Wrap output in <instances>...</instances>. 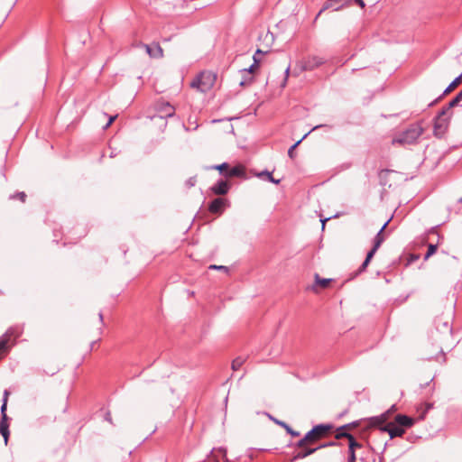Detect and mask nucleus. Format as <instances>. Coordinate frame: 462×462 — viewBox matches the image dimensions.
Segmentation results:
<instances>
[{
	"label": "nucleus",
	"instance_id": "obj_1",
	"mask_svg": "<svg viewBox=\"0 0 462 462\" xmlns=\"http://www.w3.org/2000/svg\"><path fill=\"white\" fill-rule=\"evenodd\" d=\"M423 134V128L416 124L411 125L408 129L396 135L393 140V144H412L417 142L419 137Z\"/></svg>",
	"mask_w": 462,
	"mask_h": 462
},
{
	"label": "nucleus",
	"instance_id": "obj_2",
	"mask_svg": "<svg viewBox=\"0 0 462 462\" xmlns=\"http://www.w3.org/2000/svg\"><path fill=\"white\" fill-rule=\"evenodd\" d=\"M216 82V75L210 71H203L190 83V87L206 93Z\"/></svg>",
	"mask_w": 462,
	"mask_h": 462
},
{
	"label": "nucleus",
	"instance_id": "obj_3",
	"mask_svg": "<svg viewBox=\"0 0 462 462\" xmlns=\"http://www.w3.org/2000/svg\"><path fill=\"white\" fill-rule=\"evenodd\" d=\"M331 429L329 424H319L314 426L310 431L306 433L307 439H310L311 442H314L323 436Z\"/></svg>",
	"mask_w": 462,
	"mask_h": 462
},
{
	"label": "nucleus",
	"instance_id": "obj_4",
	"mask_svg": "<svg viewBox=\"0 0 462 462\" xmlns=\"http://www.w3.org/2000/svg\"><path fill=\"white\" fill-rule=\"evenodd\" d=\"M436 330L442 335L444 339L451 337L452 327L448 319L443 320L442 318H438L435 320Z\"/></svg>",
	"mask_w": 462,
	"mask_h": 462
},
{
	"label": "nucleus",
	"instance_id": "obj_5",
	"mask_svg": "<svg viewBox=\"0 0 462 462\" xmlns=\"http://www.w3.org/2000/svg\"><path fill=\"white\" fill-rule=\"evenodd\" d=\"M348 0H328L325 2L323 7L318 14V16L327 9H333L334 11H338L342 7H344L347 4Z\"/></svg>",
	"mask_w": 462,
	"mask_h": 462
},
{
	"label": "nucleus",
	"instance_id": "obj_6",
	"mask_svg": "<svg viewBox=\"0 0 462 462\" xmlns=\"http://www.w3.org/2000/svg\"><path fill=\"white\" fill-rule=\"evenodd\" d=\"M157 110L160 118L172 117L175 113L174 107L168 102L158 105Z\"/></svg>",
	"mask_w": 462,
	"mask_h": 462
},
{
	"label": "nucleus",
	"instance_id": "obj_7",
	"mask_svg": "<svg viewBox=\"0 0 462 462\" xmlns=\"http://www.w3.org/2000/svg\"><path fill=\"white\" fill-rule=\"evenodd\" d=\"M323 63H324L323 59H321L319 57H317V56L309 57L303 61L302 69L304 70H312Z\"/></svg>",
	"mask_w": 462,
	"mask_h": 462
},
{
	"label": "nucleus",
	"instance_id": "obj_8",
	"mask_svg": "<svg viewBox=\"0 0 462 462\" xmlns=\"http://www.w3.org/2000/svg\"><path fill=\"white\" fill-rule=\"evenodd\" d=\"M330 445H333V443L321 445V446H319L318 448H305L302 450L297 452L293 456L292 461L299 460V459H303V458L312 455L313 453H315L318 449H319V448H321L323 447L330 446Z\"/></svg>",
	"mask_w": 462,
	"mask_h": 462
},
{
	"label": "nucleus",
	"instance_id": "obj_9",
	"mask_svg": "<svg viewBox=\"0 0 462 462\" xmlns=\"http://www.w3.org/2000/svg\"><path fill=\"white\" fill-rule=\"evenodd\" d=\"M383 430L388 432L391 439H393L395 437H402L405 432V430L402 427H399L398 425H395L393 423L387 424L383 428Z\"/></svg>",
	"mask_w": 462,
	"mask_h": 462
},
{
	"label": "nucleus",
	"instance_id": "obj_10",
	"mask_svg": "<svg viewBox=\"0 0 462 462\" xmlns=\"http://www.w3.org/2000/svg\"><path fill=\"white\" fill-rule=\"evenodd\" d=\"M21 333H22V331L20 328H10L5 334V337L0 338V351L5 347L9 337H18L21 335Z\"/></svg>",
	"mask_w": 462,
	"mask_h": 462
},
{
	"label": "nucleus",
	"instance_id": "obj_11",
	"mask_svg": "<svg viewBox=\"0 0 462 462\" xmlns=\"http://www.w3.org/2000/svg\"><path fill=\"white\" fill-rule=\"evenodd\" d=\"M229 185L226 180H220L211 187V191L217 195H225L228 192Z\"/></svg>",
	"mask_w": 462,
	"mask_h": 462
},
{
	"label": "nucleus",
	"instance_id": "obj_12",
	"mask_svg": "<svg viewBox=\"0 0 462 462\" xmlns=\"http://www.w3.org/2000/svg\"><path fill=\"white\" fill-rule=\"evenodd\" d=\"M462 80V73L457 76L443 91L442 95L439 96L438 98H436L434 101H432L429 106H433L436 104L443 96L450 93L455 88H457Z\"/></svg>",
	"mask_w": 462,
	"mask_h": 462
},
{
	"label": "nucleus",
	"instance_id": "obj_13",
	"mask_svg": "<svg viewBox=\"0 0 462 462\" xmlns=\"http://www.w3.org/2000/svg\"><path fill=\"white\" fill-rule=\"evenodd\" d=\"M1 416H2V419L0 421V433L5 439V443L7 444L10 432H9V425L7 423L6 412H5V416H4V414H1Z\"/></svg>",
	"mask_w": 462,
	"mask_h": 462
},
{
	"label": "nucleus",
	"instance_id": "obj_14",
	"mask_svg": "<svg viewBox=\"0 0 462 462\" xmlns=\"http://www.w3.org/2000/svg\"><path fill=\"white\" fill-rule=\"evenodd\" d=\"M448 126V121L445 118H437L434 123L435 135H441L444 134Z\"/></svg>",
	"mask_w": 462,
	"mask_h": 462
},
{
	"label": "nucleus",
	"instance_id": "obj_15",
	"mask_svg": "<svg viewBox=\"0 0 462 462\" xmlns=\"http://www.w3.org/2000/svg\"><path fill=\"white\" fill-rule=\"evenodd\" d=\"M395 422L398 424L399 427H411L413 425V419L407 415L403 414H397L395 417Z\"/></svg>",
	"mask_w": 462,
	"mask_h": 462
},
{
	"label": "nucleus",
	"instance_id": "obj_16",
	"mask_svg": "<svg viewBox=\"0 0 462 462\" xmlns=\"http://www.w3.org/2000/svg\"><path fill=\"white\" fill-rule=\"evenodd\" d=\"M145 49L147 53L152 58H161L162 57V49L158 43L153 45H145Z\"/></svg>",
	"mask_w": 462,
	"mask_h": 462
},
{
	"label": "nucleus",
	"instance_id": "obj_17",
	"mask_svg": "<svg viewBox=\"0 0 462 462\" xmlns=\"http://www.w3.org/2000/svg\"><path fill=\"white\" fill-rule=\"evenodd\" d=\"M225 205V199L221 198L215 199L208 207L211 213H220Z\"/></svg>",
	"mask_w": 462,
	"mask_h": 462
},
{
	"label": "nucleus",
	"instance_id": "obj_18",
	"mask_svg": "<svg viewBox=\"0 0 462 462\" xmlns=\"http://www.w3.org/2000/svg\"><path fill=\"white\" fill-rule=\"evenodd\" d=\"M324 126H327L326 125H316L314 127H312L311 130H310L308 133H306L301 139H300L299 141H297L293 145H291L290 147V149L288 150V155L290 158H294V150L295 148L302 142V140H304L312 131L318 129V128H320V127H324Z\"/></svg>",
	"mask_w": 462,
	"mask_h": 462
},
{
	"label": "nucleus",
	"instance_id": "obj_19",
	"mask_svg": "<svg viewBox=\"0 0 462 462\" xmlns=\"http://www.w3.org/2000/svg\"><path fill=\"white\" fill-rule=\"evenodd\" d=\"M390 222V219L387 220L383 226L380 228V230L377 232L374 240V245L375 248H379L382 245V243L384 241V236L383 235V230L386 228L388 223Z\"/></svg>",
	"mask_w": 462,
	"mask_h": 462
},
{
	"label": "nucleus",
	"instance_id": "obj_20",
	"mask_svg": "<svg viewBox=\"0 0 462 462\" xmlns=\"http://www.w3.org/2000/svg\"><path fill=\"white\" fill-rule=\"evenodd\" d=\"M269 418L274 421L276 424L282 426V428H284L287 431V433H289L290 435H291L292 437H298L300 435V432L299 431H295L293 430L287 423H285L284 421H282V420H279L275 418H273V416L269 415Z\"/></svg>",
	"mask_w": 462,
	"mask_h": 462
},
{
	"label": "nucleus",
	"instance_id": "obj_21",
	"mask_svg": "<svg viewBox=\"0 0 462 462\" xmlns=\"http://www.w3.org/2000/svg\"><path fill=\"white\" fill-rule=\"evenodd\" d=\"M356 422H354V423H351V424H346V425H344V426L340 427V428L338 429V432H337V436H336V437H337V439H340V438H346L347 439H350V437H352L353 435H352V434H350V433H348V432H346V429H348V428H349V427H351V426H356Z\"/></svg>",
	"mask_w": 462,
	"mask_h": 462
},
{
	"label": "nucleus",
	"instance_id": "obj_22",
	"mask_svg": "<svg viewBox=\"0 0 462 462\" xmlns=\"http://www.w3.org/2000/svg\"><path fill=\"white\" fill-rule=\"evenodd\" d=\"M246 358L244 356H237L232 362V369L237 371L245 362Z\"/></svg>",
	"mask_w": 462,
	"mask_h": 462
},
{
	"label": "nucleus",
	"instance_id": "obj_23",
	"mask_svg": "<svg viewBox=\"0 0 462 462\" xmlns=\"http://www.w3.org/2000/svg\"><path fill=\"white\" fill-rule=\"evenodd\" d=\"M331 281V279L320 278L319 274H315V284L322 288L328 287Z\"/></svg>",
	"mask_w": 462,
	"mask_h": 462
},
{
	"label": "nucleus",
	"instance_id": "obj_24",
	"mask_svg": "<svg viewBox=\"0 0 462 462\" xmlns=\"http://www.w3.org/2000/svg\"><path fill=\"white\" fill-rule=\"evenodd\" d=\"M227 177H239L243 175V170L241 167H233L226 174Z\"/></svg>",
	"mask_w": 462,
	"mask_h": 462
},
{
	"label": "nucleus",
	"instance_id": "obj_25",
	"mask_svg": "<svg viewBox=\"0 0 462 462\" xmlns=\"http://www.w3.org/2000/svg\"><path fill=\"white\" fill-rule=\"evenodd\" d=\"M263 176H264V177H265L269 181H271V182H273V183H274V184H278V183H280V180H275V179L273 177L272 173H271V172H269V171H262V172L258 173V177L263 178Z\"/></svg>",
	"mask_w": 462,
	"mask_h": 462
},
{
	"label": "nucleus",
	"instance_id": "obj_26",
	"mask_svg": "<svg viewBox=\"0 0 462 462\" xmlns=\"http://www.w3.org/2000/svg\"><path fill=\"white\" fill-rule=\"evenodd\" d=\"M8 395H9V392L7 390H5L4 396H3V403L1 406V414H4V415H5V412H6Z\"/></svg>",
	"mask_w": 462,
	"mask_h": 462
},
{
	"label": "nucleus",
	"instance_id": "obj_27",
	"mask_svg": "<svg viewBox=\"0 0 462 462\" xmlns=\"http://www.w3.org/2000/svg\"><path fill=\"white\" fill-rule=\"evenodd\" d=\"M437 247H438L437 245H433V244L429 245L428 251L424 256V259L427 260L430 256L434 254L437 251Z\"/></svg>",
	"mask_w": 462,
	"mask_h": 462
},
{
	"label": "nucleus",
	"instance_id": "obj_28",
	"mask_svg": "<svg viewBox=\"0 0 462 462\" xmlns=\"http://www.w3.org/2000/svg\"><path fill=\"white\" fill-rule=\"evenodd\" d=\"M348 441H349V445H348V449H349V451H351V450H355V448H360V447H361V444H360V443H358V442L355 439L354 436L350 437V439H348Z\"/></svg>",
	"mask_w": 462,
	"mask_h": 462
},
{
	"label": "nucleus",
	"instance_id": "obj_29",
	"mask_svg": "<svg viewBox=\"0 0 462 462\" xmlns=\"http://www.w3.org/2000/svg\"><path fill=\"white\" fill-rule=\"evenodd\" d=\"M462 100L461 95L457 94L448 104V109H451Z\"/></svg>",
	"mask_w": 462,
	"mask_h": 462
},
{
	"label": "nucleus",
	"instance_id": "obj_30",
	"mask_svg": "<svg viewBox=\"0 0 462 462\" xmlns=\"http://www.w3.org/2000/svg\"><path fill=\"white\" fill-rule=\"evenodd\" d=\"M306 443H312V442L310 440V439H307V435L305 434V436H304L301 439H300V440L295 444V446H296L297 448H304V447H305V445H306Z\"/></svg>",
	"mask_w": 462,
	"mask_h": 462
},
{
	"label": "nucleus",
	"instance_id": "obj_31",
	"mask_svg": "<svg viewBox=\"0 0 462 462\" xmlns=\"http://www.w3.org/2000/svg\"><path fill=\"white\" fill-rule=\"evenodd\" d=\"M15 198H18L21 201L24 202L25 200V198H26V194L24 192H18L17 194H14V195H11L10 196V199H14Z\"/></svg>",
	"mask_w": 462,
	"mask_h": 462
},
{
	"label": "nucleus",
	"instance_id": "obj_32",
	"mask_svg": "<svg viewBox=\"0 0 462 462\" xmlns=\"http://www.w3.org/2000/svg\"><path fill=\"white\" fill-rule=\"evenodd\" d=\"M378 249L379 248L373 246L372 249L367 253L365 260L370 262Z\"/></svg>",
	"mask_w": 462,
	"mask_h": 462
},
{
	"label": "nucleus",
	"instance_id": "obj_33",
	"mask_svg": "<svg viewBox=\"0 0 462 462\" xmlns=\"http://www.w3.org/2000/svg\"><path fill=\"white\" fill-rule=\"evenodd\" d=\"M260 54H263V52L260 49H257V51H255V53H254V55L253 57L254 64H259L260 63L261 59L258 56Z\"/></svg>",
	"mask_w": 462,
	"mask_h": 462
},
{
	"label": "nucleus",
	"instance_id": "obj_34",
	"mask_svg": "<svg viewBox=\"0 0 462 462\" xmlns=\"http://www.w3.org/2000/svg\"><path fill=\"white\" fill-rule=\"evenodd\" d=\"M289 74H290V66H288L285 70H284V79H283V81L281 85L282 88H284L286 86V83H287V79H288V77H289Z\"/></svg>",
	"mask_w": 462,
	"mask_h": 462
},
{
	"label": "nucleus",
	"instance_id": "obj_35",
	"mask_svg": "<svg viewBox=\"0 0 462 462\" xmlns=\"http://www.w3.org/2000/svg\"><path fill=\"white\" fill-rule=\"evenodd\" d=\"M209 269H214V270H221V271H225V272H227L228 271V268L226 266H224V265H216V264H212L209 266Z\"/></svg>",
	"mask_w": 462,
	"mask_h": 462
},
{
	"label": "nucleus",
	"instance_id": "obj_36",
	"mask_svg": "<svg viewBox=\"0 0 462 462\" xmlns=\"http://www.w3.org/2000/svg\"><path fill=\"white\" fill-rule=\"evenodd\" d=\"M450 109H448V105L441 109V111L439 113L437 118H442L443 116H446Z\"/></svg>",
	"mask_w": 462,
	"mask_h": 462
},
{
	"label": "nucleus",
	"instance_id": "obj_37",
	"mask_svg": "<svg viewBox=\"0 0 462 462\" xmlns=\"http://www.w3.org/2000/svg\"><path fill=\"white\" fill-rule=\"evenodd\" d=\"M369 263H370L369 261L365 259L364 263L361 264V266L358 269V273L364 272L366 269Z\"/></svg>",
	"mask_w": 462,
	"mask_h": 462
},
{
	"label": "nucleus",
	"instance_id": "obj_38",
	"mask_svg": "<svg viewBox=\"0 0 462 462\" xmlns=\"http://www.w3.org/2000/svg\"><path fill=\"white\" fill-rule=\"evenodd\" d=\"M356 459L355 450L349 451L348 462H355Z\"/></svg>",
	"mask_w": 462,
	"mask_h": 462
},
{
	"label": "nucleus",
	"instance_id": "obj_39",
	"mask_svg": "<svg viewBox=\"0 0 462 462\" xmlns=\"http://www.w3.org/2000/svg\"><path fill=\"white\" fill-rule=\"evenodd\" d=\"M196 183V179L194 177H191L189 178L187 181H186V185L188 187H193Z\"/></svg>",
	"mask_w": 462,
	"mask_h": 462
},
{
	"label": "nucleus",
	"instance_id": "obj_40",
	"mask_svg": "<svg viewBox=\"0 0 462 462\" xmlns=\"http://www.w3.org/2000/svg\"><path fill=\"white\" fill-rule=\"evenodd\" d=\"M227 167H228V164H227V163H226V162H224V163H222V164H220V165H217V166L215 167V169H217V170H218V171H222L224 169H226Z\"/></svg>",
	"mask_w": 462,
	"mask_h": 462
},
{
	"label": "nucleus",
	"instance_id": "obj_41",
	"mask_svg": "<svg viewBox=\"0 0 462 462\" xmlns=\"http://www.w3.org/2000/svg\"><path fill=\"white\" fill-rule=\"evenodd\" d=\"M116 118V116H110L109 117V120L108 122L106 123V125L104 126V128H107L113 122L114 120Z\"/></svg>",
	"mask_w": 462,
	"mask_h": 462
},
{
	"label": "nucleus",
	"instance_id": "obj_42",
	"mask_svg": "<svg viewBox=\"0 0 462 462\" xmlns=\"http://www.w3.org/2000/svg\"><path fill=\"white\" fill-rule=\"evenodd\" d=\"M356 4L358 5L361 8H365V4L363 0H355Z\"/></svg>",
	"mask_w": 462,
	"mask_h": 462
},
{
	"label": "nucleus",
	"instance_id": "obj_43",
	"mask_svg": "<svg viewBox=\"0 0 462 462\" xmlns=\"http://www.w3.org/2000/svg\"><path fill=\"white\" fill-rule=\"evenodd\" d=\"M258 66V64H254V62L249 67V69H245V71L253 72L254 69Z\"/></svg>",
	"mask_w": 462,
	"mask_h": 462
},
{
	"label": "nucleus",
	"instance_id": "obj_44",
	"mask_svg": "<svg viewBox=\"0 0 462 462\" xmlns=\"http://www.w3.org/2000/svg\"><path fill=\"white\" fill-rule=\"evenodd\" d=\"M328 219H329V217H328V218H325V219H320V221H321V223H322V228H324V226H325V223H326V221H327V220H328Z\"/></svg>",
	"mask_w": 462,
	"mask_h": 462
},
{
	"label": "nucleus",
	"instance_id": "obj_45",
	"mask_svg": "<svg viewBox=\"0 0 462 462\" xmlns=\"http://www.w3.org/2000/svg\"><path fill=\"white\" fill-rule=\"evenodd\" d=\"M106 420H108V421H111V417H110V413H107L106 416Z\"/></svg>",
	"mask_w": 462,
	"mask_h": 462
},
{
	"label": "nucleus",
	"instance_id": "obj_46",
	"mask_svg": "<svg viewBox=\"0 0 462 462\" xmlns=\"http://www.w3.org/2000/svg\"><path fill=\"white\" fill-rule=\"evenodd\" d=\"M438 350L439 353H442L443 352V347L441 346H438Z\"/></svg>",
	"mask_w": 462,
	"mask_h": 462
},
{
	"label": "nucleus",
	"instance_id": "obj_47",
	"mask_svg": "<svg viewBox=\"0 0 462 462\" xmlns=\"http://www.w3.org/2000/svg\"><path fill=\"white\" fill-rule=\"evenodd\" d=\"M98 316H99L100 321L103 322V314L100 312Z\"/></svg>",
	"mask_w": 462,
	"mask_h": 462
},
{
	"label": "nucleus",
	"instance_id": "obj_48",
	"mask_svg": "<svg viewBox=\"0 0 462 462\" xmlns=\"http://www.w3.org/2000/svg\"><path fill=\"white\" fill-rule=\"evenodd\" d=\"M458 94L461 95V97H462V90Z\"/></svg>",
	"mask_w": 462,
	"mask_h": 462
},
{
	"label": "nucleus",
	"instance_id": "obj_49",
	"mask_svg": "<svg viewBox=\"0 0 462 462\" xmlns=\"http://www.w3.org/2000/svg\"><path fill=\"white\" fill-rule=\"evenodd\" d=\"M459 202L462 203V198L459 199Z\"/></svg>",
	"mask_w": 462,
	"mask_h": 462
}]
</instances>
